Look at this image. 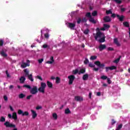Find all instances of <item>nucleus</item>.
<instances>
[{"instance_id": "f257e3e1", "label": "nucleus", "mask_w": 130, "mask_h": 130, "mask_svg": "<svg viewBox=\"0 0 130 130\" xmlns=\"http://www.w3.org/2000/svg\"><path fill=\"white\" fill-rule=\"evenodd\" d=\"M96 31L97 32L94 37L95 40L101 43L105 42V35L103 32H100V28H97Z\"/></svg>"}, {"instance_id": "f03ea898", "label": "nucleus", "mask_w": 130, "mask_h": 130, "mask_svg": "<svg viewBox=\"0 0 130 130\" xmlns=\"http://www.w3.org/2000/svg\"><path fill=\"white\" fill-rule=\"evenodd\" d=\"M77 22L76 20H74L73 22H67L66 23V25L69 29H71V30H76V23Z\"/></svg>"}, {"instance_id": "7ed1b4c3", "label": "nucleus", "mask_w": 130, "mask_h": 130, "mask_svg": "<svg viewBox=\"0 0 130 130\" xmlns=\"http://www.w3.org/2000/svg\"><path fill=\"white\" fill-rule=\"evenodd\" d=\"M45 88H46V83L44 82L41 83V86L38 89V91L41 93H44L45 92Z\"/></svg>"}, {"instance_id": "20e7f679", "label": "nucleus", "mask_w": 130, "mask_h": 130, "mask_svg": "<svg viewBox=\"0 0 130 130\" xmlns=\"http://www.w3.org/2000/svg\"><path fill=\"white\" fill-rule=\"evenodd\" d=\"M86 17L89 18V22H90L91 23H93V24H96V20L94 19V18L92 17V16H91V13H87L86 14Z\"/></svg>"}, {"instance_id": "39448f33", "label": "nucleus", "mask_w": 130, "mask_h": 130, "mask_svg": "<svg viewBox=\"0 0 130 130\" xmlns=\"http://www.w3.org/2000/svg\"><path fill=\"white\" fill-rule=\"evenodd\" d=\"M24 72L25 73V77H28L29 80H30V81H31V82H33V81H34V79H33V77L32 76V74H30V75H29V70L26 69L24 70Z\"/></svg>"}, {"instance_id": "423d86ee", "label": "nucleus", "mask_w": 130, "mask_h": 130, "mask_svg": "<svg viewBox=\"0 0 130 130\" xmlns=\"http://www.w3.org/2000/svg\"><path fill=\"white\" fill-rule=\"evenodd\" d=\"M4 125H5L6 127H13L14 128L16 127V125L11 123L9 121H6L4 123Z\"/></svg>"}, {"instance_id": "0eeeda50", "label": "nucleus", "mask_w": 130, "mask_h": 130, "mask_svg": "<svg viewBox=\"0 0 130 130\" xmlns=\"http://www.w3.org/2000/svg\"><path fill=\"white\" fill-rule=\"evenodd\" d=\"M75 78L76 77H75V76L74 75L68 76V79H69V85H72V84H73L74 80H75Z\"/></svg>"}, {"instance_id": "6e6552de", "label": "nucleus", "mask_w": 130, "mask_h": 130, "mask_svg": "<svg viewBox=\"0 0 130 130\" xmlns=\"http://www.w3.org/2000/svg\"><path fill=\"white\" fill-rule=\"evenodd\" d=\"M38 92V88L36 86H34L30 90V93L31 94H32L33 95L36 94Z\"/></svg>"}, {"instance_id": "1a4fd4ad", "label": "nucleus", "mask_w": 130, "mask_h": 130, "mask_svg": "<svg viewBox=\"0 0 130 130\" xmlns=\"http://www.w3.org/2000/svg\"><path fill=\"white\" fill-rule=\"evenodd\" d=\"M94 64H96V66H98L99 68H101L102 69H103L105 67V65L104 64H101L100 63V61H96L94 62Z\"/></svg>"}, {"instance_id": "9d476101", "label": "nucleus", "mask_w": 130, "mask_h": 130, "mask_svg": "<svg viewBox=\"0 0 130 130\" xmlns=\"http://www.w3.org/2000/svg\"><path fill=\"white\" fill-rule=\"evenodd\" d=\"M112 70H116V66H112L109 67H106V72H108V71H112Z\"/></svg>"}, {"instance_id": "9b49d317", "label": "nucleus", "mask_w": 130, "mask_h": 130, "mask_svg": "<svg viewBox=\"0 0 130 130\" xmlns=\"http://www.w3.org/2000/svg\"><path fill=\"white\" fill-rule=\"evenodd\" d=\"M105 48H106V45L105 44H101L99 46L100 51H102V50H104Z\"/></svg>"}, {"instance_id": "f8f14e48", "label": "nucleus", "mask_w": 130, "mask_h": 130, "mask_svg": "<svg viewBox=\"0 0 130 130\" xmlns=\"http://www.w3.org/2000/svg\"><path fill=\"white\" fill-rule=\"evenodd\" d=\"M110 27V26H109L108 24H104V27L101 28V30L102 31H105V30H107V29H108Z\"/></svg>"}, {"instance_id": "ddd939ff", "label": "nucleus", "mask_w": 130, "mask_h": 130, "mask_svg": "<svg viewBox=\"0 0 130 130\" xmlns=\"http://www.w3.org/2000/svg\"><path fill=\"white\" fill-rule=\"evenodd\" d=\"M31 112L32 113V118H34V119L36 118L37 117V113H36V112L33 110H31Z\"/></svg>"}, {"instance_id": "4468645a", "label": "nucleus", "mask_w": 130, "mask_h": 130, "mask_svg": "<svg viewBox=\"0 0 130 130\" xmlns=\"http://www.w3.org/2000/svg\"><path fill=\"white\" fill-rule=\"evenodd\" d=\"M50 59V60L47 61L46 62V63H48L49 64H52V63L54 62V59H53V57L51 56Z\"/></svg>"}, {"instance_id": "2eb2a0df", "label": "nucleus", "mask_w": 130, "mask_h": 130, "mask_svg": "<svg viewBox=\"0 0 130 130\" xmlns=\"http://www.w3.org/2000/svg\"><path fill=\"white\" fill-rule=\"evenodd\" d=\"M12 118L14 119V120H17L18 119V116L17 115V113L14 112L12 114Z\"/></svg>"}, {"instance_id": "dca6fc26", "label": "nucleus", "mask_w": 130, "mask_h": 130, "mask_svg": "<svg viewBox=\"0 0 130 130\" xmlns=\"http://www.w3.org/2000/svg\"><path fill=\"white\" fill-rule=\"evenodd\" d=\"M30 63H22L21 64V68L23 69H25V68H26L27 67H29Z\"/></svg>"}, {"instance_id": "f3484780", "label": "nucleus", "mask_w": 130, "mask_h": 130, "mask_svg": "<svg viewBox=\"0 0 130 130\" xmlns=\"http://www.w3.org/2000/svg\"><path fill=\"white\" fill-rule=\"evenodd\" d=\"M104 20L105 22H110L111 21V19H110V17L109 16H106L104 18Z\"/></svg>"}, {"instance_id": "a211bd4d", "label": "nucleus", "mask_w": 130, "mask_h": 130, "mask_svg": "<svg viewBox=\"0 0 130 130\" xmlns=\"http://www.w3.org/2000/svg\"><path fill=\"white\" fill-rule=\"evenodd\" d=\"M88 77L89 75L88 74H85L83 76L82 79L84 81H87V80H88Z\"/></svg>"}, {"instance_id": "6ab92c4d", "label": "nucleus", "mask_w": 130, "mask_h": 130, "mask_svg": "<svg viewBox=\"0 0 130 130\" xmlns=\"http://www.w3.org/2000/svg\"><path fill=\"white\" fill-rule=\"evenodd\" d=\"M114 43L117 45V46H120V44L118 42L117 39L116 38L114 39Z\"/></svg>"}, {"instance_id": "aec40b11", "label": "nucleus", "mask_w": 130, "mask_h": 130, "mask_svg": "<svg viewBox=\"0 0 130 130\" xmlns=\"http://www.w3.org/2000/svg\"><path fill=\"white\" fill-rule=\"evenodd\" d=\"M75 99L76 101H83V98L80 96H75Z\"/></svg>"}, {"instance_id": "412c9836", "label": "nucleus", "mask_w": 130, "mask_h": 130, "mask_svg": "<svg viewBox=\"0 0 130 130\" xmlns=\"http://www.w3.org/2000/svg\"><path fill=\"white\" fill-rule=\"evenodd\" d=\"M47 85L49 88H52V86L53 84H52V83L49 82V81H47Z\"/></svg>"}, {"instance_id": "4be33fe9", "label": "nucleus", "mask_w": 130, "mask_h": 130, "mask_svg": "<svg viewBox=\"0 0 130 130\" xmlns=\"http://www.w3.org/2000/svg\"><path fill=\"white\" fill-rule=\"evenodd\" d=\"M19 80H20V83L22 84L24 83V82H25V80H26V78H25V77L24 76H22Z\"/></svg>"}, {"instance_id": "5701e85b", "label": "nucleus", "mask_w": 130, "mask_h": 130, "mask_svg": "<svg viewBox=\"0 0 130 130\" xmlns=\"http://www.w3.org/2000/svg\"><path fill=\"white\" fill-rule=\"evenodd\" d=\"M1 55H2L4 57H7V56H8V55L7 54V53H6V52H5V51H4V50H2L1 52Z\"/></svg>"}, {"instance_id": "b1692460", "label": "nucleus", "mask_w": 130, "mask_h": 130, "mask_svg": "<svg viewBox=\"0 0 130 130\" xmlns=\"http://www.w3.org/2000/svg\"><path fill=\"white\" fill-rule=\"evenodd\" d=\"M56 84H59L60 83V78L58 77H56Z\"/></svg>"}, {"instance_id": "393cba45", "label": "nucleus", "mask_w": 130, "mask_h": 130, "mask_svg": "<svg viewBox=\"0 0 130 130\" xmlns=\"http://www.w3.org/2000/svg\"><path fill=\"white\" fill-rule=\"evenodd\" d=\"M118 19H119V21H123V16H119V15H116Z\"/></svg>"}, {"instance_id": "a878e982", "label": "nucleus", "mask_w": 130, "mask_h": 130, "mask_svg": "<svg viewBox=\"0 0 130 130\" xmlns=\"http://www.w3.org/2000/svg\"><path fill=\"white\" fill-rule=\"evenodd\" d=\"M85 72H86V70H85V69H81L80 72H79L78 74L79 75H81V74H84V73H85Z\"/></svg>"}, {"instance_id": "bb28decb", "label": "nucleus", "mask_w": 130, "mask_h": 130, "mask_svg": "<svg viewBox=\"0 0 130 130\" xmlns=\"http://www.w3.org/2000/svg\"><path fill=\"white\" fill-rule=\"evenodd\" d=\"M73 74L74 75H76L77 74H79V70L78 69H75V70L73 71Z\"/></svg>"}, {"instance_id": "cd10ccee", "label": "nucleus", "mask_w": 130, "mask_h": 130, "mask_svg": "<svg viewBox=\"0 0 130 130\" xmlns=\"http://www.w3.org/2000/svg\"><path fill=\"white\" fill-rule=\"evenodd\" d=\"M89 32H90V30L88 29H86L84 31L83 33L85 35H87V34H89Z\"/></svg>"}, {"instance_id": "c85d7f7f", "label": "nucleus", "mask_w": 130, "mask_h": 130, "mask_svg": "<svg viewBox=\"0 0 130 130\" xmlns=\"http://www.w3.org/2000/svg\"><path fill=\"white\" fill-rule=\"evenodd\" d=\"M52 116L54 119H57V115L56 114V113H53Z\"/></svg>"}, {"instance_id": "c756f323", "label": "nucleus", "mask_w": 130, "mask_h": 130, "mask_svg": "<svg viewBox=\"0 0 130 130\" xmlns=\"http://www.w3.org/2000/svg\"><path fill=\"white\" fill-rule=\"evenodd\" d=\"M123 25H124L125 27H129V24L127 22H123Z\"/></svg>"}, {"instance_id": "7c9ffc66", "label": "nucleus", "mask_w": 130, "mask_h": 130, "mask_svg": "<svg viewBox=\"0 0 130 130\" xmlns=\"http://www.w3.org/2000/svg\"><path fill=\"white\" fill-rule=\"evenodd\" d=\"M0 121L1 122H5V121H6V118L4 117H1V119H0Z\"/></svg>"}, {"instance_id": "2f4dec72", "label": "nucleus", "mask_w": 130, "mask_h": 130, "mask_svg": "<svg viewBox=\"0 0 130 130\" xmlns=\"http://www.w3.org/2000/svg\"><path fill=\"white\" fill-rule=\"evenodd\" d=\"M96 58H97V56H91L90 57V60H94L96 59Z\"/></svg>"}, {"instance_id": "473e14b6", "label": "nucleus", "mask_w": 130, "mask_h": 130, "mask_svg": "<svg viewBox=\"0 0 130 130\" xmlns=\"http://www.w3.org/2000/svg\"><path fill=\"white\" fill-rule=\"evenodd\" d=\"M120 56L119 57V58H117L116 59H115L114 61V62L115 63H117L118 62H119V60H120Z\"/></svg>"}, {"instance_id": "72a5a7b5", "label": "nucleus", "mask_w": 130, "mask_h": 130, "mask_svg": "<svg viewBox=\"0 0 130 130\" xmlns=\"http://www.w3.org/2000/svg\"><path fill=\"white\" fill-rule=\"evenodd\" d=\"M19 98H20V99H23L24 97H25V95L23 93H21L18 96Z\"/></svg>"}, {"instance_id": "f704fd0d", "label": "nucleus", "mask_w": 130, "mask_h": 130, "mask_svg": "<svg viewBox=\"0 0 130 130\" xmlns=\"http://www.w3.org/2000/svg\"><path fill=\"white\" fill-rule=\"evenodd\" d=\"M120 105L119 104H114V107L115 108H117V107H120Z\"/></svg>"}, {"instance_id": "c9c22d12", "label": "nucleus", "mask_w": 130, "mask_h": 130, "mask_svg": "<svg viewBox=\"0 0 130 130\" xmlns=\"http://www.w3.org/2000/svg\"><path fill=\"white\" fill-rule=\"evenodd\" d=\"M114 2H115L116 4H121V0H114Z\"/></svg>"}, {"instance_id": "e433bc0d", "label": "nucleus", "mask_w": 130, "mask_h": 130, "mask_svg": "<svg viewBox=\"0 0 130 130\" xmlns=\"http://www.w3.org/2000/svg\"><path fill=\"white\" fill-rule=\"evenodd\" d=\"M121 127H122V124H121L118 125V126H117V127L116 130H120Z\"/></svg>"}, {"instance_id": "4c0bfd02", "label": "nucleus", "mask_w": 130, "mask_h": 130, "mask_svg": "<svg viewBox=\"0 0 130 130\" xmlns=\"http://www.w3.org/2000/svg\"><path fill=\"white\" fill-rule=\"evenodd\" d=\"M27 116V115H29V112H23V114H22V116Z\"/></svg>"}, {"instance_id": "58836bf2", "label": "nucleus", "mask_w": 130, "mask_h": 130, "mask_svg": "<svg viewBox=\"0 0 130 130\" xmlns=\"http://www.w3.org/2000/svg\"><path fill=\"white\" fill-rule=\"evenodd\" d=\"M65 113L66 114H68V113H71V111H70L69 109H67L66 110H65Z\"/></svg>"}, {"instance_id": "ea45409f", "label": "nucleus", "mask_w": 130, "mask_h": 130, "mask_svg": "<svg viewBox=\"0 0 130 130\" xmlns=\"http://www.w3.org/2000/svg\"><path fill=\"white\" fill-rule=\"evenodd\" d=\"M18 113L19 115L22 114V115H23V111H22V110H18Z\"/></svg>"}, {"instance_id": "a19ab883", "label": "nucleus", "mask_w": 130, "mask_h": 130, "mask_svg": "<svg viewBox=\"0 0 130 130\" xmlns=\"http://www.w3.org/2000/svg\"><path fill=\"white\" fill-rule=\"evenodd\" d=\"M101 79H102V80H106V79H107V76H102L101 77Z\"/></svg>"}, {"instance_id": "79ce46f5", "label": "nucleus", "mask_w": 130, "mask_h": 130, "mask_svg": "<svg viewBox=\"0 0 130 130\" xmlns=\"http://www.w3.org/2000/svg\"><path fill=\"white\" fill-rule=\"evenodd\" d=\"M23 87L24 88H27V89H31V86H30V85H23Z\"/></svg>"}, {"instance_id": "37998d69", "label": "nucleus", "mask_w": 130, "mask_h": 130, "mask_svg": "<svg viewBox=\"0 0 130 130\" xmlns=\"http://www.w3.org/2000/svg\"><path fill=\"white\" fill-rule=\"evenodd\" d=\"M84 63L85 64H87V63H89V60L87 58H85V60L84 61Z\"/></svg>"}, {"instance_id": "c03bdc74", "label": "nucleus", "mask_w": 130, "mask_h": 130, "mask_svg": "<svg viewBox=\"0 0 130 130\" xmlns=\"http://www.w3.org/2000/svg\"><path fill=\"white\" fill-rule=\"evenodd\" d=\"M44 36L47 39H48V38H49V34H48V33L45 34Z\"/></svg>"}, {"instance_id": "a18cd8bd", "label": "nucleus", "mask_w": 130, "mask_h": 130, "mask_svg": "<svg viewBox=\"0 0 130 130\" xmlns=\"http://www.w3.org/2000/svg\"><path fill=\"white\" fill-rule=\"evenodd\" d=\"M82 22V19L80 18H79L77 19V24H80V23H81Z\"/></svg>"}, {"instance_id": "49530a36", "label": "nucleus", "mask_w": 130, "mask_h": 130, "mask_svg": "<svg viewBox=\"0 0 130 130\" xmlns=\"http://www.w3.org/2000/svg\"><path fill=\"white\" fill-rule=\"evenodd\" d=\"M106 14H107V15H108L109 14H112V12L110 10H108V11H106Z\"/></svg>"}, {"instance_id": "de8ad7c7", "label": "nucleus", "mask_w": 130, "mask_h": 130, "mask_svg": "<svg viewBox=\"0 0 130 130\" xmlns=\"http://www.w3.org/2000/svg\"><path fill=\"white\" fill-rule=\"evenodd\" d=\"M4 45V41L0 40V46H3Z\"/></svg>"}, {"instance_id": "09e8293b", "label": "nucleus", "mask_w": 130, "mask_h": 130, "mask_svg": "<svg viewBox=\"0 0 130 130\" xmlns=\"http://www.w3.org/2000/svg\"><path fill=\"white\" fill-rule=\"evenodd\" d=\"M97 15V11H94L92 13V16H95Z\"/></svg>"}, {"instance_id": "8fccbe9b", "label": "nucleus", "mask_w": 130, "mask_h": 130, "mask_svg": "<svg viewBox=\"0 0 130 130\" xmlns=\"http://www.w3.org/2000/svg\"><path fill=\"white\" fill-rule=\"evenodd\" d=\"M48 47V45L47 44H44L43 45V48H47Z\"/></svg>"}, {"instance_id": "3c124183", "label": "nucleus", "mask_w": 130, "mask_h": 130, "mask_svg": "<svg viewBox=\"0 0 130 130\" xmlns=\"http://www.w3.org/2000/svg\"><path fill=\"white\" fill-rule=\"evenodd\" d=\"M36 109H37V110H39V109H42V106H37Z\"/></svg>"}, {"instance_id": "603ef678", "label": "nucleus", "mask_w": 130, "mask_h": 130, "mask_svg": "<svg viewBox=\"0 0 130 130\" xmlns=\"http://www.w3.org/2000/svg\"><path fill=\"white\" fill-rule=\"evenodd\" d=\"M4 99L5 101H8V96H7V95H4Z\"/></svg>"}, {"instance_id": "864d4df0", "label": "nucleus", "mask_w": 130, "mask_h": 130, "mask_svg": "<svg viewBox=\"0 0 130 130\" xmlns=\"http://www.w3.org/2000/svg\"><path fill=\"white\" fill-rule=\"evenodd\" d=\"M37 78L38 79H39V80H40L41 81H42V80H43L42 77H41V76H37Z\"/></svg>"}, {"instance_id": "5fc2aeb1", "label": "nucleus", "mask_w": 130, "mask_h": 130, "mask_svg": "<svg viewBox=\"0 0 130 130\" xmlns=\"http://www.w3.org/2000/svg\"><path fill=\"white\" fill-rule=\"evenodd\" d=\"M89 67H90V68H94V66L92 63H90L89 64Z\"/></svg>"}, {"instance_id": "6e6d98bb", "label": "nucleus", "mask_w": 130, "mask_h": 130, "mask_svg": "<svg viewBox=\"0 0 130 130\" xmlns=\"http://www.w3.org/2000/svg\"><path fill=\"white\" fill-rule=\"evenodd\" d=\"M107 82L108 84H111V80H110V78H107Z\"/></svg>"}, {"instance_id": "4d7b16f0", "label": "nucleus", "mask_w": 130, "mask_h": 130, "mask_svg": "<svg viewBox=\"0 0 130 130\" xmlns=\"http://www.w3.org/2000/svg\"><path fill=\"white\" fill-rule=\"evenodd\" d=\"M31 97H32L31 95H28L26 97V99H27L28 100L31 99Z\"/></svg>"}, {"instance_id": "13d9d810", "label": "nucleus", "mask_w": 130, "mask_h": 130, "mask_svg": "<svg viewBox=\"0 0 130 130\" xmlns=\"http://www.w3.org/2000/svg\"><path fill=\"white\" fill-rule=\"evenodd\" d=\"M93 71H95V72H98V71H99V68H94Z\"/></svg>"}, {"instance_id": "bf43d9fd", "label": "nucleus", "mask_w": 130, "mask_h": 130, "mask_svg": "<svg viewBox=\"0 0 130 130\" xmlns=\"http://www.w3.org/2000/svg\"><path fill=\"white\" fill-rule=\"evenodd\" d=\"M38 61H39V63H41V62H42V61H43V58L40 59L38 60Z\"/></svg>"}, {"instance_id": "052dcab7", "label": "nucleus", "mask_w": 130, "mask_h": 130, "mask_svg": "<svg viewBox=\"0 0 130 130\" xmlns=\"http://www.w3.org/2000/svg\"><path fill=\"white\" fill-rule=\"evenodd\" d=\"M8 117H9V118H13V116H12V114H8Z\"/></svg>"}, {"instance_id": "680f3d73", "label": "nucleus", "mask_w": 130, "mask_h": 130, "mask_svg": "<svg viewBox=\"0 0 130 130\" xmlns=\"http://www.w3.org/2000/svg\"><path fill=\"white\" fill-rule=\"evenodd\" d=\"M89 98H90V99H91V98H92V93L91 92H89Z\"/></svg>"}, {"instance_id": "e2e57ef3", "label": "nucleus", "mask_w": 130, "mask_h": 130, "mask_svg": "<svg viewBox=\"0 0 130 130\" xmlns=\"http://www.w3.org/2000/svg\"><path fill=\"white\" fill-rule=\"evenodd\" d=\"M9 108L10 109V110H11V111H14V109L12 107H11V106H9Z\"/></svg>"}, {"instance_id": "0e129e2a", "label": "nucleus", "mask_w": 130, "mask_h": 130, "mask_svg": "<svg viewBox=\"0 0 130 130\" xmlns=\"http://www.w3.org/2000/svg\"><path fill=\"white\" fill-rule=\"evenodd\" d=\"M108 50L112 51V50H113V48L112 47H109V48H108Z\"/></svg>"}, {"instance_id": "69168bd1", "label": "nucleus", "mask_w": 130, "mask_h": 130, "mask_svg": "<svg viewBox=\"0 0 130 130\" xmlns=\"http://www.w3.org/2000/svg\"><path fill=\"white\" fill-rule=\"evenodd\" d=\"M96 95L97 96H101V92H98L96 93Z\"/></svg>"}, {"instance_id": "338daca9", "label": "nucleus", "mask_w": 130, "mask_h": 130, "mask_svg": "<svg viewBox=\"0 0 130 130\" xmlns=\"http://www.w3.org/2000/svg\"><path fill=\"white\" fill-rule=\"evenodd\" d=\"M115 121H114V120H112V125H113V124H114V123H115Z\"/></svg>"}, {"instance_id": "774afa93", "label": "nucleus", "mask_w": 130, "mask_h": 130, "mask_svg": "<svg viewBox=\"0 0 130 130\" xmlns=\"http://www.w3.org/2000/svg\"><path fill=\"white\" fill-rule=\"evenodd\" d=\"M81 20H82V22H87V19H86V18H83Z\"/></svg>"}]
</instances>
